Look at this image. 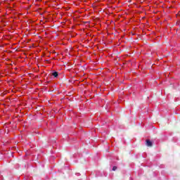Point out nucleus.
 <instances>
[{"label":"nucleus","mask_w":180,"mask_h":180,"mask_svg":"<svg viewBox=\"0 0 180 180\" xmlns=\"http://www.w3.org/2000/svg\"><path fill=\"white\" fill-rule=\"evenodd\" d=\"M129 180H133V179L131 177L129 178Z\"/></svg>","instance_id":"nucleus-6"},{"label":"nucleus","mask_w":180,"mask_h":180,"mask_svg":"<svg viewBox=\"0 0 180 180\" xmlns=\"http://www.w3.org/2000/svg\"><path fill=\"white\" fill-rule=\"evenodd\" d=\"M52 75H53V77H54V78H57V77H58V72H57V71H53V72H52Z\"/></svg>","instance_id":"nucleus-2"},{"label":"nucleus","mask_w":180,"mask_h":180,"mask_svg":"<svg viewBox=\"0 0 180 180\" xmlns=\"http://www.w3.org/2000/svg\"><path fill=\"white\" fill-rule=\"evenodd\" d=\"M96 176H102V174H99V172L96 173Z\"/></svg>","instance_id":"nucleus-4"},{"label":"nucleus","mask_w":180,"mask_h":180,"mask_svg":"<svg viewBox=\"0 0 180 180\" xmlns=\"http://www.w3.org/2000/svg\"><path fill=\"white\" fill-rule=\"evenodd\" d=\"M146 146L148 147H153V141H150L149 139L146 140Z\"/></svg>","instance_id":"nucleus-1"},{"label":"nucleus","mask_w":180,"mask_h":180,"mask_svg":"<svg viewBox=\"0 0 180 180\" xmlns=\"http://www.w3.org/2000/svg\"><path fill=\"white\" fill-rule=\"evenodd\" d=\"M76 175H77V176H79V175H81L80 173H76Z\"/></svg>","instance_id":"nucleus-5"},{"label":"nucleus","mask_w":180,"mask_h":180,"mask_svg":"<svg viewBox=\"0 0 180 180\" xmlns=\"http://www.w3.org/2000/svg\"><path fill=\"white\" fill-rule=\"evenodd\" d=\"M116 169H117V167L114 166L112 169V171H116Z\"/></svg>","instance_id":"nucleus-3"}]
</instances>
